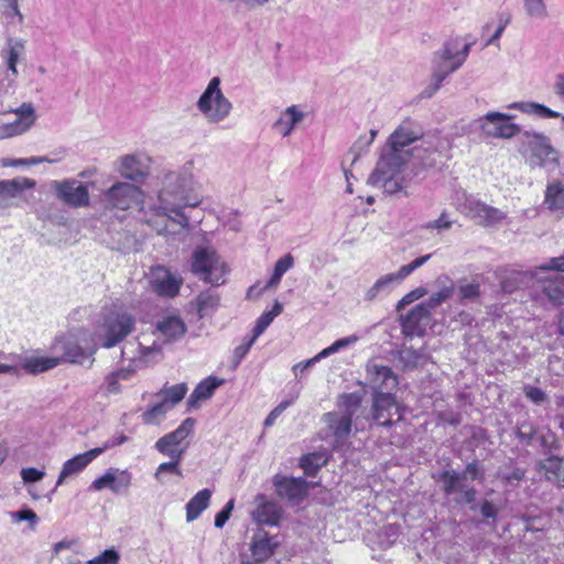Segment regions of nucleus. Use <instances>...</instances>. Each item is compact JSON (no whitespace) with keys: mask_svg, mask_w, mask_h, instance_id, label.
<instances>
[{"mask_svg":"<svg viewBox=\"0 0 564 564\" xmlns=\"http://www.w3.org/2000/svg\"><path fill=\"white\" fill-rule=\"evenodd\" d=\"M200 198L193 194V178L191 175L178 172H170L165 175L163 187L158 195V204L142 208L141 219L156 234L164 235L167 223L173 221L187 229L189 218L184 208L197 207Z\"/></svg>","mask_w":564,"mask_h":564,"instance_id":"f257e3e1","label":"nucleus"},{"mask_svg":"<svg viewBox=\"0 0 564 564\" xmlns=\"http://www.w3.org/2000/svg\"><path fill=\"white\" fill-rule=\"evenodd\" d=\"M422 135L420 128L411 120H404L389 137L387 145L368 177V184L387 194H397L409 185L405 165L413 150H405Z\"/></svg>","mask_w":564,"mask_h":564,"instance_id":"f03ea898","label":"nucleus"},{"mask_svg":"<svg viewBox=\"0 0 564 564\" xmlns=\"http://www.w3.org/2000/svg\"><path fill=\"white\" fill-rule=\"evenodd\" d=\"M186 333L183 319L175 315H169L158 321L151 334H142L139 337V356L132 358L137 368L156 364L163 358V346L178 340Z\"/></svg>","mask_w":564,"mask_h":564,"instance_id":"7ed1b4c3","label":"nucleus"},{"mask_svg":"<svg viewBox=\"0 0 564 564\" xmlns=\"http://www.w3.org/2000/svg\"><path fill=\"white\" fill-rule=\"evenodd\" d=\"M220 83L219 77H213L196 102L198 111L209 124L225 121L232 111V104L223 93Z\"/></svg>","mask_w":564,"mask_h":564,"instance_id":"20e7f679","label":"nucleus"},{"mask_svg":"<svg viewBox=\"0 0 564 564\" xmlns=\"http://www.w3.org/2000/svg\"><path fill=\"white\" fill-rule=\"evenodd\" d=\"M519 151L523 154L530 153L529 162L532 167L553 171L560 166L558 152L551 144L550 138L542 133L525 131L521 137Z\"/></svg>","mask_w":564,"mask_h":564,"instance_id":"39448f33","label":"nucleus"},{"mask_svg":"<svg viewBox=\"0 0 564 564\" xmlns=\"http://www.w3.org/2000/svg\"><path fill=\"white\" fill-rule=\"evenodd\" d=\"M192 272L200 280L220 285L225 282L227 265L210 247H197L192 256Z\"/></svg>","mask_w":564,"mask_h":564,"instance_id":"423d86ee","label":"nucleus"},{"mask_svg":"<svg viewBox=\"0 0 564 564\" xmlns=\"http://www.w3.org/2000/svg\"><path fill=\"white\" fill-rule=\"evenodd\" d=\"M134 318L126 312L112 311L106 315L97 336L105 348H111L126 338L133 329Z\"/></svg>","mask_w":564,"mask_h":564,"instance_id":"0eeeda50","label":"nucleus"},{"mask_svg":"<svg viewBox=\"0 0 564 564\" xmlns=\"http://www.w3.org/2000/svg\"><path fill=\"white\" fill-rule=\"evenodd\" d=\"M196 421L193 417L185 419L173 432L160 437L155 443V449L170 458H183L185 447L181 445L194 433Z\"/></svg>","mask_w":564,"mask_h":564,"instance_id":"6e6552de","label":"nucleus"},{"mask_svg":"<svg viewBox=\"0 0 564 564\" xmlns=\"http://www.w3.org/2000/svg\"><path fill=\"white\" fill-rule=\"evenodd\" d=\"M454 58L456 55L448 47L434 56L430 84L421 93L423 98H431L441 88L445 78L462 66V61L454 62Z\"/></svg>","mask_w":564,"mask_h":564,"instance_id":"1a4fd4ad","label":"nucleus"},{"mask_svg":"<svg viewBox=\"0 0 564 564\" xmlns=\"http://www.w3.org/2000/svg\"><path fill=\"white\" fill-rule=\"evenodd\" d=\"M510 115L491 111L480 117L477 122L479 129L487 137L498 139H510L520 133V127L509 122Z\"/></svg>","mask_w":564,"mask_h":564,"instance_id":"9d476101","label":"nucleus"},{"mask_svg":"<svg viewBox=\"0 0 564 564\" xmlns=\"http://www.w3.org/2000/svg\"><path fill=\"white\" fill-rule=\"evenodd\" d=\"M142 198L140 188L127 182H118L113 184L104 194L105 203L111 207L120 210H128L134 205H138Z\"/></svg>","mask_w":564,"mask_h":564,"instance_id":"9b49d317","label":"nucleus"},{"mask_svg":"<svg viewBox=\"0 0 564 564\" xmlns=\"http://www.w3.org/2000/svg\"><path fill=\"white\" fill-rule=\"evenodd\" d=\"M51 187L56 197L67 206L78 208L89 205L88 188L77 180L53 181Z\"/></svg>","mask_w":564,"mask_h":564,"instance_id":"f8f14e48","label":"nucleus"},{"mask_svg":"<svg viewBox=\"0 0 564 564\" xmlns=\"http://www.w3.org/2000/svg\"><path fill=\"white\" fill-rule=\"evenodd\" d=\"M464 213L482 227L495 226L507 217L505 212L473 197L466 198Z\"/></svg>","mask_w":564,"mask_h":564,"instance_id":"ddd939ff","label":"nucleus"},{"mask_svg":"<svg viewBox=\"0 0 564 564\" xmlns=\"http://www.w3.org/2000/svg\"><path fill=\"white\" fill-rule=\"evenodd\" d=\"M149 282L152 290L160 296L174 297L178 294L183 279L167 268L156 265L150 270Z\"/></svg>","mask_w":564,"mask_h":564,"instance_id":"4468645a","label":"nucleus"},{"mask_svg":"<svg viewBox=\"0 0 564 564\" xmlns=\"http://www.w3.org/2000/svg\"><path fill=\"white\" fill-rule=\"evenodd\" d=\"M322 422L326 425V436L334 438L335 447L341 446L348 440L352 427L350 413L327 412L322 416Z\"/></svg>","mask_w":564,"mask_h":564,"instance_id":"2eb2a0df","label":"nucleus"},{"mask_svg":"<svg viewBox=\"0 0 564 564\" xmlns=\"http://www.w3.org/2000/svg\"><path fill=\"white\" fill-rule=\"evenodd\" d=\"M366 371V383L373 391V394L377 392L393 391L398 386V379L393 371L388 366L379 364L376 360H370L367 364Z\"/></svg>","mask_w":564,"mask_h":564,"instance_id":"dca6fc26","label":"nucleus"},{"mask_svg":"<svg viewBox=\"0 0 564 564\" xmlns=\"http://www.w3.org/2000/svg\"><path fill=\"white\" fill-rule=\"evenodd\" d=\"M272 484L280 498L286 499L294 505L302 502L308 494L310 485L304 478L275 475Z\"/></svg>","mask_w":564,"mask_h":564,"instance_id":"f3484780","label":"nucleus"},{"mask_svg":"<svg viewBox=\"0 0 564 564\" xmlns=\"http://www.w3.org/2000/svg\"><path fill=\"white\" fill-rule=\"evenodd\" d=\"M440 480L445 495L459 494L456 502L471 503L476 499V490L466 484L465 475H458L454 469L445 470L441 474Z\"/></svg>","mask_w":564,"mask_h":564,"instance_id":"a211bd4d","label":"nucleus"},{"mask_svg":"<svg viewBox=\"0 0 564 564\" xmlns=\"http://www.w3.org/2000/svg\"><path fill=\"white\" fill-rule=\"evenodd\" d=\"M372 412L373 419L382 426H390L394 414L398 415V420L401 419L392 391L373 394Z\"/></svg>","mask_w":564,"mask_h":564,"instance_id":"6ab92c4d","label":"nucleus"},{"mask_svg":"<svg viewBox=\"0 0 564 564\" xmlns=\"http://www.w3.org/2000/svg\"><path fill=\"white\" fill-rule=\"evenodd\" d=\"M17 119L0 128L2 137H14L26 132L35 122L36 115L32 104L24 102L19 108L13 110Z\"/></svg>","mask_w":564,"mask_h":564,"instance_id":"aec40b11","label":"nucleus"},{"mask_svg":"<svg viewBox=\"0 0 564 564\" xmlns=\"http://www.w3.org/2000/svg\"><path fill=\"white\" fill-rule=\"evenodd\" d=\"M101 453H104V448H93L67 459L62 466L57 477L56 487L63 485L66 479L80 474Z\"/></svg>","mask_w":564,"mask_h":564,"instance_id":"412c9836","label":"nucleus"},{"mask_svg":"<svg viewBox=\"0 0 564 564\" xmlns=\"http://www.w3.org/2000/svg\"><path fill=\"white\" fill-rule=\"evenodd\" d=\"M254 505L251 517L257 523L267 525L280 523L283 510L275 502L267 500L265 496L260 494L254 498Z\"/></svg>","mask_w":564,"mask_h":564,"instance_id":"4be33fe9","label":"nucleus"},{"mask_svg":"<svg viewBox=\"0 0 564 564\" xmlns=\"http://www.w3.org/2000/svg\"><path fill=\"white\" fill-rule=\"evenodd\" d=\"M35 186V182L28 177H17L9 181H0V213L14 206V199L28 188Z\"/></svg>","mask_w":564,"mask_h":564,"instance_id":"5701e85b","label":"nucleus"},{"mask_svg":"<svg viewBox=\"0 0 564 564\" xmlns=\"http://www.w3.org/2000/svg\"><path fill=\"white\" fill-rule=\"evenodd\" d=\"M131 479L132 476L128 470L109 468L102 476L93 481L91 488L95 490L109 488L113 492H119L130 487Z\"/></svg>","mask_w":564,"mask_h":564,"instance_id":"b1692460","label":"nucleus"},{"mask_svg":"<svg viewBox=\"0 0 564 564\" xmlns=\"http://www.w3.org/2000/svg\"><path fill=\"white\" fill-rule=\"evenodd\" d=\"M430 313L422 303L413 307L404 317L402 330L405 336H422L430 322Z\"/></svg>","mask_w":564,"mask_h":564,"instance_id":"393cba45","label":"nucleus"},{"mask_svg":"<svg viewBox=\"0 0 564 564\" xmlns=\"http://www.w3.org/2000/svg\"><path fill=\"white\" fill-rule=\"evenodd\" d=\"M61 345L66 360L79 365H85L86 361H88L89 365L93 364L94 359L91 357L96 351V347L94 345L83 347L79 344V338L74 336L61 341Z\"/></svg>","mask_w":564,"mask_h":564,"instance_id":"a878e982","label":"nucleus"},{"mask_svg":"<svg viewBox=\"0 0 564 564\" xmlns=\"http://www.w3.org/2000/svg\"><path fill=\"white\" fill-rule=\"evenodd\" d=\"M278 544L267 532H259L251 544L252 560L242 562V564H263L273 555Z\"/></svg>","mask_w":564,"mask_h":564,"instance_id":"bb28decb","label":"nucleus"},{"mask_svg":"<svg viewBox=\"0 0 564 564\" xmlns=\"http://www.w3.org/2000/svg\"><path fill=\"white\" fill-rule=\"evenodd\" d=\"M544 205L558 217L564 216V183L553 180L547 183L544 193Z\"/></svg>","mask_w":564,"mask_h":564,"instance_id":"cd10ccee","label":"nucleus"},{"mask_svg":"<svg viewBox=\"0 0 564 564\" xmlns=\"http://www.w3.org/2000/svg\"><path fill=\"white\" fill-rule=\"evenodd\" d=\"M402 282L398 272L388 273L380 276L372 286H370L365 293V299L368 302H372L377 299L387 296L393 289Z\"/></svg>","mask_w":564,"mask_h":564,"instance_id":"c85d7f7f","label":"nucleus"},{"mask_svg":"<svg viewBox=\"0 0 564 564\" xmlns=\"http://www.w3.org/2000/svg\"><path fill=\"white\" fill-rule=\"evenodd\" d=\"M303 119L304 112L299 106L293 105L281 113L280 118L274 123V128L282 137H288Z\"/></svg>","mask_w":564,"mask_h":564,"instance_id":"c756f323","label":"nucleus"},{"mask_svg":"<svg viewBox=\"0 0 564 564\" xmlns=\"http://www.w3.org/2000/svg\"><path fill=\"white\" fill-rule=\"evenodd\" d=\"M119 173L131 181H139L147 174L141 158L135 154H127L120 158Z\"/></svg>","mask_w":564,"mask_h":564,"instance_id":"7c9ffc66","label":"nucleus"},{"mask_svg":"<svg viewBox=\"0 0 564 564\" xmlns=\"http://www.w3.org/2000/svg\"><path fill=\"white\" fill-rule=\"evenodd\" d=\"M436 282L441 286V290L432 294L426 301L422 302L423 306L430 314L437 306L451 299L455 290L453 281L447 275L440 276Z\"/></svg>","mask_w":564,"mask_h":564,"instance_id":"2f4dec72","label":"nucleus"},{"mask_svg":"<svg viewBox=\"0 0 564 564\" xmlns=\"http://www.w3.org/2000/svg\"><path fill=\"white\" fill-rule=\"evenodd\" d=\"M212 491L209 489H203L198 491L186 505V519L187 521H194L199 514L208 508Z\"/></svg>","mask_w":564,"mask_h":564,"instance_id":"473e14b6","label":"nucleus"},{"mask_svg":"<svg viewBox=\"0 0 564 564\" xmlns=\"http://www.w3.org/2000/svg\"><path fill=\"white\" fill-rule=\"evenodd\" d=\"M24 50L22 41L9 39L7 46L2 50L1 56L6 61L8 70L11 72L12 76L18 75L17 64Z\"/></svg>","mask_w":564,"mask_h":564,"instance_id":"72a5a7b5","label":"nucleus"},{"mask_svg":"<svg viewBox=\"0 0 564 564\" xmlns=\"http://www.w3.org/2000/svg\"><path fill=\"white\" fill-rule=\"evenodd\" d=\"M541 468L545 471L547 480L564 487V460L562 458L550 456L541 463Z\"/></svg>","mask_w":564,"mask_h":564,"instance_id":"f704fd0d","label":"nucleus"},{"mask_svg":"<svg viewBox=\"0 0 564 564\" xmlns=\"http://www.w3.org/2000/svg\"><path fill=\"white\" fill-rule=\"evenodd\" d=\"M221 383L215 378H208L202 381L191 393L187 399V404L189 408H196L200 400H206L210 398L215 391V389Z\"/></svg>","mask_w":564,"mask_h":564,"instance_id":"c9c22d12","label":"nucleus"},{"mask_svg":"<svg viewBox=\"0 0 564 564\" xmlns=\"http://www.w3.org/2000/svg\"><path fill=\"white\" fill-rule=\"evenodd\" d=\"M524 113L536 115L542 118H557L560 113L538 102H514L509 106Z\"/></svg>","mask_w":564,"mask_h":564,"instance_id":"e433bc0d","label":"nucleus"},{"mask_svg":"<svg viewBox=\"0 0 564 564\" xmlns=\"http://www.w3.org/2000/svg\"><path fill=\"white\" fill-rule=\"evenodd\" d=\"M282 304L279 301H275L271 311L262 313L257 319L252 337L257 339L268 328L273 319L282 313Z\"/></svg>","mask_w":564,"mask_h":564,"instance_id":"4c0bfd02","label":"nucleus"},{"mask_svg":"<svg viewBox=\"0 0 564 564\" xmlns=\"http://www.w3.org/2000/svg\"><path fill=\"white\" fill-rule=\"evenodd\" d=\"M169 410L167 400H161L143 412L142 420L145 424H159L165 417Z\"/></svg>","mask_w":564,"mask_h":564,"instance_id":"58836bf2","label":"nucleus"},{"mask_svg":"<svg viewBox=\"0 0 564 564\" xmlns=\"http://www.w3.org/2000/svg\"><path fill=\"white\" fill-rule=\"evenodd\" d=\"M293 264H294V259H293L292 254L288 253L284 257L280 258L275 262L273 274H272L271 279L269 280V282L267 283L265 288H275L280 283L283 274L286 271H289L293 267Z\"/></svg>","mask_w":564,"mask_h":564,"instance_id":"ea45409f","label":"nucleus"},{"mask_svg":"<svg viewBox=\"0 0 564 564\" xmlns=\"http://www.w3.org/2000/svg\"><path fill=\"white\" fill-rule=\"evenodd\" d=\"M377 130L371 129L369 131V134L360 135L357 139V141L352 144L348 152V155H352L351 164H354L360 158V155L367 151V149L370 147V144L377 137Z\"/></svg>","mask_w":564,"mask_h":564,"instance_id":"a19ab883","label":"nucleus"},{"mask_svg":"<svg viewBox=\"0 0 564 564\" xmlns=\"http://www.w3.org/2000/svg\"><path fill=\"white\" fill-rule=\"evenodd\" d=\"M181 460L182 458H171L170 462L160 464L154 473V478L161 484H164L165 474L175 475L182 478L183 473L180 467Z\"/></svg>","mask_w":564,"mask_h":564,"instance_id":"79ce46f5","label":"nucleus"},{"mask_svg":"<svg viewBox=\"0 0 564 564\" xmlns=\"http://www.w3.org/2000/svg\"><path fill=\"white\" fill-rule=\"evenodd\" d=\"M197 311L200 317L209 314L219 305V296L210 292L200 293L197 299Z\"/></svg>","mask_w":564,"mask_h":564,"instance_id":"37998d69","label":"nucleus"},{"mask_svg":"<svg viewBox=\"0 0 564 564\" xmlns=\"http://www.w3.org/2000/svg\"><path fill=\"white\" fill-rule=\"evenodd\" d=\"M187 387L185 383H178L172 387H164L160 391V395H163L162 400H167L170 409L178 403L186 394Z\"/></svg>","mask_w":564,"mask_h":564,"instance_id":"c03bdc74","label":"nucleus"},{"mask_svg":"<svg viewBox=\"0 0 564 564\" xmlns=\"http://www.w3.org/2000/svg\"><path fill=\"white\" fill-rule=\"evenodd\" d=\"M525 14L531 19L544 20L547 18V7L544 0H523Z\"/></svg>","mask_w":564,"mask_h":564,"instance_id":"a18cd8bd","label":"nucleus"},{"mask_svg":"<svg viewBox=\"0 0 564 564\" xmlns=\"http://www.w3.org/2000/svg\"><path fill=\"white\" fill-rule=\"evenodd\" d=\"M326 464V458L323 454L319 453H311L301 459V467L303 468L305 475L313 476L317 471V469Z\"/></svg>","mask_w":564,"mask_h":564,"instance_id":"49530a36","label":"nucleus"},{"mask_svg":"<svg viewBox=\"0 0 564 564\" xmlns=\"http://www.w3.org/2000/svg\"><path fill=\"white\" fill-rule=\"evenodd\" d=\"M362 401V397L357 393H343L340 395V406L344 408L341 412L344 413H350V416L352 417L356 411L360 408Z\"/></svg>","mask_w":564,"mask_h":564,"instance_id":"de8ad7c7","label":"nucleus"},{"mask_svg":"<svg viewBox=\"0 0 564 564\" xmlns=\"http://www.w3.org/2000/svg\"><path fill=\"white\" fill-rule=\"evenodd\" d=\"M59 362L58 358H42V359H34L30 360L24 365V369L29 372L36 373L46 371L48 369H52L56 367Z\"/></svg>","mask_w":564,"mask_h":564,"instance_id":"09e8293b","label":"nucleus"},{"mask_svg":"<svg viewBox=\"0 0 564 564\" xmlns=\"http://www.w3.org/2000/svg\"><path fill=\"white\" fill-rule=\"evenodd\" d=\"M10 517L14 523H19L21 521H28L30 524V528L32 530L35 529L39 517L37 514L30 508H22L21 510L14 511L10 513Z\"/></svg>","mask_w":564,"mask_h":564,"instance_id":"8fccbe9b","label":"nucleus"},{"mask_svg":"<svg viewBox=\"0 0 564 564\" xmlns=\"http://www.w3.org/2000/svg\"><path fill=\"white\" fill-rule=\"evenodd\" d=\"M358 340V336L351 335L348 337L340 338L336 341H334L330 346L319 351V357H328L332 354H335L339 351L340 349H344L350 345H354Z\"/></svg>","mask_w":564,"mask_h":564,"instance_id":"3c124183","label":"nucleus"},{"mask_svg":"<svg viewBox=\"0 0 564 564\" xmlns=\"http://www.w3.org/2000/svg\"><path fill=\"white\" fill-rule=\"evenodd\" d=\"M358 340V336L351 335L348 337L340 338L336 341H334L330 346L319 351V357H328L332 354H335L339 351L340 349H344L350 345H354Z\"/></svg>","mask_w":564,"mask_h":564,"instance_id":"603ef678","label":"nucleus"},{"mask_svg":"<svg viewBox=\"0 0 564 564\" xmlns=\"http://www.w3.org/2000/svg\"><path fill=\"white\" fill-rule=\"evenodd\" d=\"M20 476L24 485L32 486L34 482L41 481L45 477V471L34 467H28L21 469Z\"/></svg>","mask_w":564,"mask_h":564,"instance_id":"864d4df0","label":"nucleus"},{"mask_svg":"<svg viewBox=\"0 0 564 564\" xmlns=\"http://www.w3.org/2000/svg\"><path fill=\"white\" fill-rule=\"evenodd\" d=\"M59 160L57 159H48L47 156H32L29 159H19L12 161H4V166H19V165H36L43 162L56 163Z\"/></svg>","mask_w":564,"mask_h":564,"instance_id":"5fc2aeb1","label":"nucleus"},{"mask_svg":"<svg viewBox=\"0 0 564 564\" xmlns=\"http://www.w3.org/2000/svg\"><path fill=\"white\" fill-rule=\"evenodd\" d=\"M431 258V254H426V256H422L420 258H416L414 259L412 262L408 263V264H404L402 265L399 271H398V274L399 276L401 278V280L403 281L406 276H409L414 270L419 269L420 267H422L424 263H426L429 261V259Z\"/></svg>","mask_w":564,"mask_h":564,"instance_id":"6e6d98bb","label":"nucleus"},{"mask_svg":"<svg viewBox=\"0 0 564 564\" xmlns=\"http://www.w3.org/2000/svg\"><path fill=\"white\" fill-rule=\"evenodd\" d=\"M401 358L405 364H408L411 367H417L422 365L424 361V355L412 348H404L401 351Z\"/></svg>","mask_w":564,"mask_h":564,"instance_id":"4d7b16f0","label":"nucleus"},{"mask_svg":"<svg viewBox=\"0 0 564 564\" xmlns=\"http://www.w3.org/2000/svg\"><path fill=\"white\" fill-rule=\"evenodd\" d=\"M119 557V553L116 550L109 549L104 551L97 557L89 560L88 564H117Z\"/></svg>","mask_w":564,"mask_h":564,"instance_id":"13d9d810","label":"nucleus"},{"mask_svg":"<svg viewBox=\"0 0 564 564\" xmlns=\"http://www.w3.org/2000/svg\"><path fill=\"white\" fill-rule=\"evenodd\" d=\"M458 295L460 300H475L479 296V284L467 283L459 285Z\"/></svg>","mask_w":564,"mask_h":564,"instance_id":"bf43d9fd","label":"nucleus"},{"mask_svg":"<svg viewBox=\"0 0 564 564\" xmlns=\"http://www.w3.org/2000/svg\"><path fill=\"white\" fill-rule=\"evenodd\" d=\"M453 221L448 219L447 214L444 212L441 216L424 225L425 229H436L437 231L447 230L452 227Z\"/></svg>","mask_w":564,"mask_h":564,"instance_id":"052dcab7","label":"nucleus"},{"mask_svg":"<svg viewBox=\"0 0 564 564\" xmlns=\"http://www.w3.org/2000/svg\"><path fill=\"white\" fill-rule=\"evenodd\" d=\"M293 400L283 401L278 404L265 417L264 426H271L274 424L275 420L292 404Z\"/></svg>","mask_w":564,"mask_h":564,"instance_id":"680f3d73","label":"nucleus"},{"mask_svg":"<svg viewBox=\"0 0 564 564\" xmlns=\"http://www.w3.org/2000/svg\"><path fill=\"white\" fill-rule=\"evenodd\" d=\"M235 501L234 499H230L226 506L223 508L221 511H219L215 517V527L216 528H223L227 520L229 519L231 511L234 510Z\"/></svg>","mask_w":564,"mask_h":564,"instance_id":"e2e57ef3","label":"nucleus"},{"mask_svg":"<svg viewBox=\"0 0 564 564\" xmlns=\"http://www.w3.org/2000/svg\"><path fill=\"white\" fill-rule=\"evenodd\" d=\"M426 290L424 288H417L413 291H411L410 293H408L406 295H404L398 303V306L397 308L398 310H401L402 307H404L405 305L423 297L425 294H426Z\"/></svg>","mask_w":564,"mask_h":564,"instance_id":"0e129e2a","label":"nucleus"},{"mask_svg":"<svg viewBox=\"0 0 564 564\" xmlns=\"http://www.w3.org/2000/svg\"><path fill=\"white\" fill-rule=\"evenodd\" d=\"M524 392L525 397L535 404H540L546 400V394L538 387H527Z\"/></svg>","mask_w":564,"mask_h":564,"instance_id":"69168bd1","label":"nucleus"},{"mask_svg":"<svg viewBox=\"0 0 564 564\" xmlns=\"http://www.w3.org/2000/svg\"><path fill=\"white\" fill-rule=\"evenodd\" d=\"M254 341H256V338L251 337L247 343L236 347V349L234 351V357L236 359L235 367H237L240 364V361L245 358V356L248 354V351L250 350V348Z\"/></svg>","mask_w":564,"mask_h":564,"instance_id":"338daca9","label":"nucleus"},{"mask_svg":"<svg viewBox=\"0 0 564 564\" xmlns=\"http://www.w3.org/2000/svg\"><path fill=\"white\" fill-rule=\"evenodd\" d=\"M535 435V430L531 425H521L517 431V436L525 444H531Z\"/></svg>","mask_w":564,"mask_h":564,"instance_id":"774afa93","label":"nucleus"}]
</instances>
